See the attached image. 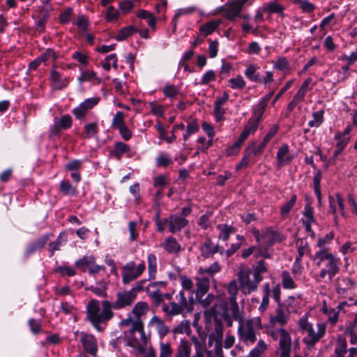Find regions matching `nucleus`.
<instances>
[{
    "label": "nucleus",
    "mask_w": 357,
    "mask_h": 357,
    "mask_svg": "<svg viewBox=\"0 0 357 357\" xmlns=\"http://www.w3.org/2000/svg\"><path fill=\"white\" fill-rule=\"evenodd\" d=\"M124 340L127 346L132 347L139 354H144L150 342V335L145 333L143 321L135 322L133 328L126 331Z\"/></svg>",
    "instance_id": "f257e3e1"
},
{
    "label": "nucleus",
    "mask_w": 357,
    "mask_h": 357,
    "mask_svg": "<svg viewBox=\"0 0 357 357\" xmlns=\"http://www.w3.org/2000/svg\"><path fill=\"white\" fill-rule=\"evenodd\" d=\"M262 328L261 319L259 317L243 319L238 321L237 330L239 340L246 344H252L257 340L256 331Z\"/></svg>",
    "instance_id": "f03ea898"
},
{
    "label": "nucleus",
    "mask_w": 357,
    "mask_h": 357,
    "mask_svg": "<svg viewBox=\"0 0 357 357\" xmlns=\"http://www.w3.org/2000/svg\"><path fill=\"white\" fill-rule=\"evenodd\" d=\"M252 234L258 243L259 255L265 258H269L271 257L266 247L272 245L282 240L280 234L271 228H266L261 232L259 230L254 229Z\"/></svg>",
    "instance_id": "7ed1b4c3"
},
{
    "label": "nucleus",
    "mask_w": 357,
    "mask_h": 357,
    "mask_svg": "<svg viewBox=\"0 0 357 357\" xmlns=\"http://www.w3.org/2000/svg\"><path fill=\"white\" fill-rule=\"evenodd\" d=\"M211 310L213 315L221 314L223 317H231L238 321L243 319L236 299H229L227 302L220 296Z\"/></svg>",
    "instance_id": "20e7f679"
},
{
    "label": "nucleus",
    "mask_w": 357,
    "mask_h": 357,
    "mask_svg": "<svg viewBox=\"0 0 357 357\" xmlns=\"http://www.w3.org/2000/svg\"><path fill=\"white\" fill-rule=\"evenodd\" d=\"M176 302L164 303L162 306V312L168 317H174L185 312L192 311V306L188 301L183 290H181L175 296Z\"/></svg>",
    "instance_id": "39448f33"
},
{
    "label": "nucleus",
    "mask_w": 357,
    "mask_h": 357,
    "mask_svg": "<svg viewBox=\"0 0 357 357\" xmlns=\"http://www.w3.org/2000/svg\"><path fill=\"white\" fill-rule=\"evenodd\" d=\"M317 259H319L318 265L322 263L325 268L320 272V277L324 278L326 275H328L329 280H332L333 276L338 272L337 259L331 254L328 253L326 250H321L317 253Z\"/></svg>",
    "instance_id": "423d86ee"
},
{
    "label": "nucleus",
    "mask_w": 357,
    "mask_h": 357,
    "mask_svg": "<svg viewBox=\"0 0 357 357\" xmlns=\"http://www.w3.org/2000/svg\"><path fill=\"white\" fill-rule=\"evenodd\" d=\"M250 269H241L237 275L240 289L243 294H250L257 290L259 282L254 278L250 279Z\"/></svg>",
    "instance_id": "0eeeda50"
},
{
    "label": "nucleus",
    "mask_w": 357,
    "mask_h": 357,
    "mask_svg": "<svg viewBox=\"0 0 357 357\" xmlns=\"http://www.w3.org/2000/svg\"><path fill=\"white\" fill-rule=\"evenodd\" d=\"M144 262L136 265L134 261L126 263L122 268V282L123 284H129L137 279L145 271Z\"/></svg>",
    "instance_id": "6e6552de"
},
{
    "label": "nucleus",
    "mask_w": 357,
    "mask_h": 357,
    "mask_svg": "<svg viewBox=\"0 0 357 357\" xmlns=\"http://www.w3.org/2000/svg\"><path fill=\"white\" fill-rule=\"evenodd\" d=\"M247 3L249 6L252 4L250 0H231L220 7V9L225 13V17L227 20L233 21L239 16L241 10Z\"/></svg>",
    "instance_id": "1a4fd4ad"
},
{
    "label": "nucleus",
    "mask_w": 357,
    "mask_h": 357,
    "mask_svg": "<svg viewBox=\"0 0 357 357\" xmlns=\"http://www.w3.org/2000/svg\"><path fill=\"white\" fill-rule=\"evenodd\" d=\"M272 336L279 338L280 357H290L291 339L289 333L281 328L275 332H273Z\"/></svg>",
    "instance_id": "9d476101"
},
{
    "label": "nucleus",
    "mask_w": 357,
    "mask_h": 357,
    "mask_svg": "<svg viewBox=\"0 0 357 357\" xmlns=\"http://www.w3.org/2000/svg\"><path fill=\"white\" fill-rule=\"evenodd\" d=\"M76 266L83 271H88L90 274H96L105 269L104 266L95 263V258L92 256L84 257L76 262Z\"/></svg>",
    "instance_id": "9b49d317"
},
{
    "label": "nucleus",
    "mask_w": 357,
    "mask_h": 357,
    "mask_svg": "<svg viewBox=\"0 0 357 357\" xmlns=\"http://www.w3.org/2000/svg\"><path fill=\"white\" fill-rule=\"evenodd\" d=\"M136 296L130 290L119 292L116 301L112 303V307L116 310L122 309L131 305Z\"/></svg>",
    "instance_id": "f8f14e48"
},
{
    "label": "nucleus",
    "mask_w": 357,
    "mask_h": 357,
    "mask_svg": "<svg viewBox=\"0 0 357 357\" xmlns=\"http://www.w3.org/2000/svg\"><path fill=\"white\" fill-rule=\"evenodd\" d=\"M310 313H306L298 321V325L303 332H305L307 336L303 338V342L307 349H312V326L309 321Z\"/></svg>",
    "instance_id": "ddd939ff"
},
{
    "label": "nucleus",
    "mask_w": 357,
    "mask_h": 357,
    "mask_svg": "<svg viewBox=\"0 0 357 357\" xmlns=\"http://www.w3.org/2000/svg\"><path fill=\"white\" fill-rule=\"evenodd\" d=\"M100 305L96 300H91L87 305V317L92 325L98 330L101 331L100 327Z\"/></svg>",
    "instance_id": "4468645a"
},
{
    "label": "nucleus",
    "mask_w": 357,
    "mask_h": 357,
    "mask_svg": "<svg viewBox=\"0 0 357 357\" xmlns=\"http://www.w3.org/2000/svg\"><path fill=\"white\" fill-rule=\"evenodd\" d=\"M347 347L346 339L339 336L335 349V357H355L357 355V348L351 347L347 349Z\"/></svg>",
    "instance_id": "2eb2a0df"
},
{
    "label": "nucleus",
    "mask_w": 357,
    "mask_h": 357,
    "mask_svg": "<svg viewBox=\"0 0 357 357\" xmlns=\"http://www.w3.org/2000/svg\"><path fill=\"white\" fill-rule=\"evenodd\" d=\"M50 81L54 89L61 90L66 88L69 83V78L63 73L53 68L50 73Z\"/></svg>",
    "instance_id": "dca6fc26"
},
{
    "label": "nucleus",
    "mask_w": 357,
    "mask_h": 357,
    "mask_svg": "<svg viewBox=\"0 0 357 357\" xmlns=\"http://www.w3.org/2000/svg\"><path fill=\"white\" fill-rule=\"evenodd\" d=\"M73 120L70 115L64 114L59 119L55 118L54 120V126L50 131L52 136L56 135L61 130H66L72 126Z\"/></svg>",
    "instance_id": "f3484780"
},
{
    "label": "nucleus",
    "mask_w": 357,
    "mask_h": 357,
    "mask_svg": "<svg viewBox=\"0 0 357 357\" xmlns=\"http://www.w3.org/2000/svg\"><path fill=\"white\" fill-rule=\"evenodd\" d=\"M165 222L169 224L170 232L176 233L184 228L188 225V221L184 217L173 215L168 219H165Z\"/></svg>",
    "instance_id": "a211bd4d"
},
{
    "label": "nucleus",
    "mask_w": 357,
    "mask_h": 357,
    "mask_svg": "<svg viewBox=\"0 0 357 357\" xmlns=\"http://www.w3.org/2000/svg\"><path fill=\"white\" fill-rule=\"evenodd\" d=\"M211 279L206 275L196 277L197 289L195 294L197 298L203 297L208 291L210 287Z\"/></svg>",
    "instance_id": "6ab92c4d"
},
{
    "label": "nucleus",
    "mask_w": 357,
    "mask_h": 357,
    "mask_svg": "<svg viewBox=\"0 0 357 357\" xmlns=\"http://www.w3.org/2000/svg\"><path fill=\"white\" fill-rule=\"evenodd\" d=\"M148 326L154 328L161 338L166 336L169 332V329L165 321L156 315H154L150 319Z\"/></svg>",
    "instance_id": "aec40b11"
},
{
    "label": "nucleus",
    "mask_w": 357,
    "mask_h": 357,
    "mask_svg": "<svg viewBox=\"0 0 357 357\" xmlns=\"http://www.w3.org/2000/svg\"><path fill=\"white\" fill-rule=\"evenodd\" d=\"M329 202L331 210L335 215V222H337L336 213L337 211H339L342 216H344L343 199L340 194H336L334 197H329Z\"/></svg>",
    "instance_id": "412c9836"
},
{
    "label": "nucleus",
    "mask_w": 357,
    "mask_h": 357,
    "mask_svg": "<svg viewBox=\"0 0 357 357\" xmlns=\"http://www.w3.org/2000/svg\"><path fill=\"white\" fill-rule=\"evenodd\" d=\"M165 285L163 282H157L149 284L146 291L148 296L157 304L159 305L163 301V296L158 289V285Z\"/></svg>",
    "instance_id": "4be33fe9"
},
{
    "label": "nucleus",
    "mask_w": 357,
    "mask_h": 357,
    "mask_svg": "<svg viewBox=\"0 0 357 357\" xmlns=\"http://www.w3.org/2000/svg\"><path fill=\"white\" fill-rule=\"evenodd\" d=\"M191 342L195 346V354L192 357H205V355H206V337L202 335L200 337L192 336L191 337Z\"/></svg>",
    "instance_id": "5701e85b"
},
{
    "label": "nucleus",
    "mask_w": 357,
    "mask_h": 357,
    "mask_svg": "<svg viewBox=\"0 0 357 357\" xmlns=\"http://www.w3.org/2000/svg\"><path fill=\"white\" fill-rule=\"evenodd\" d=\"M277 160L279 166H284L289 164L293 159V155L289 153V146L283 144L277 153Z\"/></svg>",
    "instance_id": "b1692460"
},
{
    "label": "nucleus",
    "mask_w": 357,
    "mask_h": 357,
    "mask_svg": "<svg viewBox=\"0 0 357 357\" xmlns=\"http://www.w3.org/2000/svg\"><path fill=\"white\" fill-rule=\"evenodd\" d=\"M191 352V343L185 339H182L176 347L174 357H190Z\"/></svg>",
    "instance_id": "393cba45"
},
{
    "label": "nucleus",
    "mask_w": 357,
    "mask_h": 357,
    "mask_svg": "<svg viewBox=\"0 0 357 357\" xmlns=\"http://www.w3.org/2000/svg\"><path fill=\"white\" fill-rule=\"evenodd\" d=\"M77 80L80 84L89 82L94 84H99L102 82V79L98 77L96 72L89 70L82 71Z\"/></svg>",
    "instance_id": "a878e982"
},
{
    "label": "nucleus",
    "mask_w": 357,
    "mask_h": 357,
    "mask_svg": "<svg viewBox=\"0 0 357 357\" xmlns=\"http://www.w3.org/2000/svg\"><path fill=\"white\" fill-rule=\"evenodd\" d=\"M81 341L86 351L91 354L96 353V340L93 335H84L81 338Z\"/></svg>",
    "instance_id": "bb28decb"
},
{
    "label": "nucleus",
    "mask_w": 357,
    "mask_h": 357,
    "mask_svg": "<svg viewBox=\"0 0 357 357\" xmlns=\"http://www.w3.org/2000/svg\"><path fill=\"white\" fill-rule=\"evenodd\" d=\"M201 252L204 257L207 258L218 252V245H215L210 238H206L201 245Z\"/></svg>",
    "instance_id": "cd10ccee"
},
{
    "label": "nucleus",
    "mask_w": 357,
    "mask_h": 357,
    "mask_svg": "<svg viewBox=\"0 0 357 357\" xmlns=\"http://www.w3.org/2000/svg\"><path fill=\"white\" fill-rule=\"evenodd\" d=\"M164 249L171 254L178 253L181 250V245L174 237L166 238L162 244Z\"/></svg>",
    "instance_id": "c85d7f7f"
},
{
    "label": "nucleus",
    "mask_w": 357,
    "mask_h": 357,
    "mask_svg": "<svg viewBox=\"0 0 357 357\" xmlns=\"http://www.w3.org/2000/svg\"><path fill=\"white\" fill-rule=\"evenodd\" d=\"M259 66L255 64H250L245 70V75L250 81L259 83L261 81V76L258 72Z\"/></svg>",
    "instance_id": "c756f323"
},
{
    "label": "nucleus",
    "mask_w": 357,
    "mask_h": 357,
    "mask_svg": "<svg viewBox=\"0 0 357 357\" xmlns=\"http://www.w3.org/2000/svg\"><path fill=\"white\" fill-rule=\"evenodd\" d=\"M149 310V307L147 303L144 301H139L135 305L130 314L133 315L135 319H140V317L145 315Z\"/></svg>",
    "instance_id": "7c9ffc66"
},
{
    "label": "nucleus",
    "mask_w": 357,
    "mask_h": 357,
    "mask_svg": "<svg viewBox=\"0 0 357 357\" xmlns=\"http://www.w3.org/2000/svg\"><path fill=\"white\" fill-rule=\"evenodd\" d=\"M219 231L218 238L220 240L226 241L229 239L230 234L235 233V229L232 226L226 224H220L217 225Z\"/></svg>",
    "instance_id": "2f4dec72"
},
{
    "label": "nucleus",
    "mask_w": 357,
    "mask_h": 357,
    "mask_svg": "<svg viewBox=\"0 0 357 357\" xmlns=\"http://www.w3.org/2000/svg\"><path fill=\"white\" fill-rule=\"evenodd\" d=\"M221 269L220 264L218 262H214L209 267L204 268L200 267L198 270V273L201 275H205L206 274L208 275V278L213 280V275L216 273H218Z\"/></svg>",
    "instance_id": "473e14b6"
},
{
    "label": "nucleus",
    "mask_w": 357,
    "mask_h": 357,
    "mask_svg": "<svg viewBox=\"0 0 357 357\" xmlns=\"http://www.w3.org/2000/svg\"><path fill=\"white\" fill-rule=\"evenodd\" d=\"M112 304L107 301H105L102 303V310L100 312V324L102 321H105L109 320L113 316V312L112 311Z\"/></svg>",
    "instance_id": "72a5a7b5"
},
{
    "label": "nucleus",
    "mask_w": 357,
    "mask_h": 357,
    "mask_svg": "<svg viewBox=\"0 0 357 357\" xmlns=\"http://www.w3.org/2000/svg\"><path fill=\"white\" fill-rule=\"evenodd\" d=\"M282 285L284 289H292L296 288V283L290 273L284 271L281 273Z\"/></svg>",
    "instance_id": "f704fd0d"
},
{
    "label": "nucleus",
    "mask_w": 357,
    "mask_h": 357,
    "mask_svg": "<svg viewBox=\"0 0 357 357\" xmlns=\"http://www.w3.org/2000/svg\"><path fill=\"white\" fill-rule=\"evenodd\" d=\"M147 261L149 280H153L155 278V273L157 271L156 257L153 254H149L147 257Z\"/></svg>",
    "instance_id": "c9c22d12"
},
{
    "label": "nucleus",
    "mask_w": 357,
    "mask_h": 357,
    "mask_svg": "<svg viewBox=\"0 0 357 357\" xmlns=\"http://www.w3.org/2000/svg\"><path fill=\"white\" fill-rule=\"evenodd\" d=\"M287 319V317L285 312L282 309L278 308L276 310V315L271 317L270 321L272 325H275L277 324L284 325L286 324Z\"/></svg>",
    "instance_id": "e433bc0d"
},
{
    "label": "nucleus",
    "mask_w": 357,
    "mask_h": 357,
    "mask_svg": "<svg viewBox=\"0 0 357 357\" xmlns=\"http://www.w3.org/2000/svg\"><path fill=\"white\" fill-rule=\"evenodd\" d=\"M267 344L264 340H259L255 348H253L249 353L248 357H260L261 354L266 351Z\"/></svg>",
    "instance_id": "4c0bfd02"
},
{
    "label": "nucleus",
    "mask_w": 357,
    "mask_h": 357,
    "mask_svg": "<svg viewBox=\"0 0 357 357\" xmlns=\"http://www.w3.org/2000/svg\"><path fill=\"white\" fill-rule=\"evenodd\" d=\"M202 127L209 138L204 146L205 149H208L213 144V139L215 135L214 128L210 123L207 122H204Z\"/></svg>",
    "instance_id": "58836bf2"
},
{
    "label": "nucleus",
    "mask_w": 357,
    "mask_h": 357,
    "mask_svg": "<svg viewBox=\"0 0 357 357\" xmlns=\"http://www.w3.org/2000/svg\"><path fill=\"white\" fill-rule=\"evenodd\" d=\"M219 21H210L203 24L199 28V31L204 34V36H207L208 35L213 33L219 26Z\"/></svg>",
    "instance_id": "ea45409f"
},
{
    "label": "nucleus",
    "mask_w": 357,
    "mask_h": 357,
    "mask_svg": "<svg viewBox=\"0 0 357 357\" xmlns=\"http://www.w3.org/2000/svg\"><path fill=\"white\" fill-rule=\"evenodd\" d=\"M173 349L169 342H160L159 344V357H172Z\"/></svg>",
    "instance_id": "a19ab883"
},
{
    "label": "nucleus",
    "mask_w": 357,
    "mask_h": 357,
    "mask_svg": "<svg viewBox=\"0 0 357 357\" xmlns=\"http://www.w3.org/2000/svg\"><path fill=\"white\" fill-rule=\"evenodd\" d=\"M312 82L311 78H307L304 81L302 84L301 88L299 89L298 93L294 96V100H299L300 102L303 100L305 94L309 89V86Z\"/></svg>",
    "instance_id": "79ce46f5"
},
{
    "label": "nucleus",
    "mask_w": 357,
    "mask_h": 357,
    "mask_svg": "<svg viewBox=\"0 0 357 357\" xmlns=\"http://www.w3.org/2000/svg\"><path fill=\"white\" fill-rule=\"evenodd\" d=\"M267 271V268L264 261H259L258 264L254 268L253 276L260 282L263 280L262 275Z\"/></svg>",
    "instance_id": "37998d69"
},
{
    "label": "nucleus",
    "mask_w": 357,
    "mask_h": 357,
    "mask_svg": "<svg viewBox=\"0 0 357 357\" xmlns=\"http://www.w3.org/2000/svg\"><path fill=\"white\" fill-rule=\"evenodd\" d=\"M196 10V8L195 6H189L187 8H178L176 10L175 14L173 17V22L176 25L178 20L182 15H191Z\"/></svg>",
    "instance_id": "c03bdc74"
},
{
    "label": "nucleus",
    "mask_w": 357,
    "mask_h": 357,
    "mask_svg": "<svg viewBox=\"0 0 357 357\" xmlns=\"http://www.w3.org/2000/svg\"><path fill=\"white\" fill-rule=\"evenodd\" d=\"M110 61H112V66L114 68L116 69L117 66V57L116 54H110L108 55L105 59L102 62V68L106 70L109 71L111 69V63Z\"/></svg>",
    "instance_id": "a18cd8bd"
},
{
    "label": "nucleus",
    "mask_w": 357,
    "mask_h": 357,
    "mask_svg": "<svg viewBox=\"0 0 357 357\" xmlns=\"http://www.w3.org/2000/svg\"><path fill=\"white\" fill-rule=\"evenodd\" d=\"M229 86L233 89L242 90L245 86V81L243 77L238 75L236 77L229 79Z\"/></svg>",
    "instance_id": "49530a36"
},
{
    "label": "nucleus",
    "mask_w": 357,
    "mask_h": 357,
    "mask_svg": "<svg viewBox=\"0 0 357 357\" xmlns=\"http://www.w3.org/2000/svg\"><path fill=\"white\" fill-rule=\"evenodd\" d=\"M238 282L236 280H233L226 286V289L229 294V299H236L238 289H240Z\"/></svg>",
    "instance_id": "de8ad7c7"
},
{
    "label": "nucleus",
    "mask_w": 357,
    "mask_h": 357,
    "mask_svg": "<svg viewBox=\"0 0 357 357\" xmlns=\"http://www.w3.org/2000/svg\"><path fill=\"white\" fill-rule=\"evenodd\" d=\"M135 28L132 26H128L121 29L115 36V39L118 41L126 40L135 32Z\"/></svg>",
    "instance_id": "09e8293b"
},
{
    "label": "nucleus",
    "mask_w": 357,
    "mask_h": 357,
    "mask_svg": "<svg viewBox=\"0 0 357 357\" xmlns=\"http://www.w3.org/2000/svg\"><path fill=\"white\" fill-rule=\"evenodd\" d=\"M84 138H91L93 137H95L97 135L98 132V125L96 123H86L84 126Z\"/></svg>",
    "instance_id": "8fccbe9b"
},
{
    "label": "nucleus",
    "mask_w": 357,
    "mask_h": 357,
    "mask_svg": "<svg viewBox=\"0 0 357 357\" xmlns=\"http://www.w3.org/2000/svg\"><path fill=\"white\" fill-rule=\"evenodd\" d=\"M304 215L306 218L305 220L303 219V224L307 231L311 230V224L312 222V210L311 209L309 204L305 208Z\"/></svg>",
    "instance_id": "3c124183"
},
{
    "label": "nucleus",
    "mask_w": 357,
    "mask_h": 357,
    "mask_svg": "<svg viewBox=\"0 0 357 357\" xmlns=\"http://www.w3.org/2000/svg\"><path fill=\"white\" fill-rule=\"evenodd\" d=\"M129 150V147L123 142H119L114 144V150L112 151V154L118 159L126 152Z\"/></svg>",
    "instance_id": "603ef678"
},
{
    "label": "nucleus",
    "mask_w": 357,
    "mask_h": 357,
    "mask_svg": "<svg viewBox=\"0 0 357 357\" xmlns=\"http://www.w3.org/2000/svg\"><path fill=\"white\" fill-rule=\"evenodd\" d=\"M296 201V196L292 195L286 204L282 205L280 208V214L282 216V218H286L290 211L292 209L293 206H294Z\"/></svg>",
    "instance_id": "864d4df0"
},
{
    "label": "nucleus",
    "mask_w": 357,
    "mask_h": 357,
    "mask_svg": "<svg viewBox=\"0 0 357 357\" xmlns=\"http://www.w3.org/2000/svg\"><path fill=\"white\" fill-rule=\"evenodd\" d=\"M335 139L337 140L336 147L337 149H340V150H344L347 145L351 140V137L349 136H344V134H335Z\"/></svg>",
    "instance_id": "5fc2aeb1"
},
{
    "label": "nucleus",
    "mask_w": 357,
    "mask_h": 357,
    "mask_svg": "<svg viewBox=\"0 0 357 357\" xmlns=\"http://www.w3.org/2000/svg\"><path fill=\"white\" fill-rule=\"evenodd\" d=\"M181 286L183 291H188L190 293L194 292V285L192 280L185 275L180 277Z\"/></svg>",
    "instance_id": "6e6d98bb"
},
{
    "label": "nucleus",
    "mask_w": 357,
    "mask_h": 357,
    "mask_svg": "<svg viewBox=\"0 0 357 357\" xmlns=\"http://www.w3.org/2000/svg\"><path fill=\"white\" fill-rule=\"evenodd\" d=\"M273 67L279 70H286L289 68V62L285 57L281 56L276 60Z\"/></svg>",
    "instance_id": "4d7b16f0"
},
{
    "label": "nucleus",
    "mask_w": 357,
    "mask_h": 357,
    "mask_svg": "<svg viewBox=\"0 0 357 357\" xmlns=\"http://www.w3.org/2000/svg\"><path fill=\"white\" fill-rule=\"evenodd\" d=\"M296 245L298 247V255L300 257L305 254L309 253L310 249L307 246V242L305 239L299 238L296 241Z\"/></svg>",
    "instance_id": "13d9d810"
},
{
    "label": "nucleus",
    "mask_w": 357,
    "mask_h": 357,
    "mask_svg": "<svg viewBox=\"0 0 357 357\" xmlns=\"http://www.w3.org/2000/svg\"><path fill=\"white\" fill-rule=\"evenodd\" d=\"M172 162L171 158L165 153L160 152L156 158V165L159 167H167Z\"/></svg>",
    "instance_id": "bf43d9fd"
},
{
    "label": "nucleus",
    "mask_w": 357,
    "mask_h": 357,
    "mask_svg": "<svg viewBox=\"0 0 357 357\" xmlns=\"http://www.w3.org/2000/svg\"><path fill=\"white\" fill-rule=\"evenodd\" d=\"M284 10V8L279 3H271L266 5L263 8L264 12H268L271 13H281Z\"/></svg>",
    "instance_id": "052dcab7"
},
{
    "label": "nucleus",
    "mask_w": 357,
    "mask_h": 357,
    "mask_svg": "<svg viewBox=\"0 0 357 357\" xmlns=\"http://www.w3.org/2000/svg\"><path fill=\"white\" fill-rule=\"evenodd\" d=\"M61 190L65 195H75L76 188L69 181H62L60 183Z\"/></svg>",
    "instance_id": "680f3d73"
},
{
    "label": "nucleus",
    "mask_w": 357,
    "mask_h": 357,
    "mask_svg": "<svg viewBox=\"0 0 357 357\" xmlns=\"http://www.w3.org/2000/svg\"><path fill=\"white\" fill-rule=\"evenodd\" d=\"M236 238L238 240V242L233 243L231 245V248L225 251L227 257L232 255L241 248L242 242L244 241V238L242 236L236 235Z\"/></svg>",
    "instance_id": "e2e57ef3"
},
{
    "label": "nucleus",
    "mask_w": 357,
    "mask_h": 357,
    "mask_svg": "<svg viewBox=\"0 0 357 357\" xmlns=\"http://www.w3.org/2000/svg\"><path fill=\"white\" fill-rule=\"evenodd\" d=\"M198 130L199 126L197 123L195 121L190 122L188 124L186 132L183 135L184 142H185L192 134L196 133Z\"/></svg>",
    "instance_id": "0e129e2a"
},
{
    "label": "nucleus",
    "mask_w": 357,
    "mask_h": 357,
    "mask_svg": "<svg viewBox=\"0 0 357 357\" xmlns=\"http://www.w3.org/2000/svg\"><path fill=\"white\" fill-rule=\"evenodd\" d=\"M124 124L126 123L123 113L122 112H117L112 119V126L114 128H118Z\"/></svg>",
    "instance_id": "69168bd1"
},
{
    "label": "nucleus",
    "mask_w": 357,
    "mask_h": 357,
    "mask_svg": "<svg viewBox=\"0 0 357 357\" xmlns=\"http://www.w3.org/2000/svg\"><path fill=\"white\" fill-rule=\"evenodd\" d=\"M77 25L81 31L86 32L89 25V20L83 15H79L77 18Z\"/></svg>",
    "instance_id": "338daca9"
},
{
    "label": "nucleus",
    "mask_w": 357,
    "mask_h": 357,
    "mask_svg": "<svg viewBox=\"0 0 357 357\" xmlns=\"http://www.w3.org/2000/svg\"><path fill=\"white\" fill-rule=\"evenodd\" d=\"M206 357H224L222 346L217 343L213 350H206Z\"/></svg>",
    "instance_id": "774afa93"
}]
</instances>
